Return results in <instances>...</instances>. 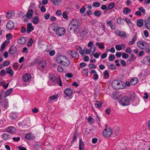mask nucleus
Listing matches in <instances>:
<instances>
[{
	"label": "nucleus",
	"mask_w": 150,
	"mask_h": 150,
	"mask_svg": "<svg viewBox=\"0 0 150 150\" xmlns=\"http://www.w3.org/2000/svg\"><path fill=\"white\" fill-rule=\"evenodd\" d=\"M79 23V21L76 19H74L71 21L68 26V30H73L75 32L78 29Z\"/></svg>",
	"instance_id": "f257e3e1"
},
{
	"label": "nucleus",
	"mask_w": 150,
	"mask_h": 150,
	"mask_svg": "<svg viewBox=\"0 0 150 150\" xmlns=\"http://www.w3.org/2000/svg\"><path fill=\"white\" fill-rule=\"evenodd\" d=\"M137 44L139 48L143 50H146V52L148 53L150 52V49H149V45L146 42L142 41H139L137 42Z\"/></svg>",
	"instance_id": "f03ea898"
},
{
	"label": "nucleus",
	"mask_w": 150,
	"mask_h": 150,
	"mask_svg": "<svg viewBox=\"0 0 150 150\" xmlns=\"http://www.w3.org/2000/svg\"><path fill=\"white\" fill-rule=\"evenodd\" d=\"M111 85L112 87L116 89H121L123 87L122 82L117 80H115L113 81Z\"/></svg>",
	"instance_id": "7ed1b4c3"
},
{
	"label": "nucleus",
	"mask_w": 150,
	"mask_h": 150,
	"mask_svg": "<svg viewBox=\"0 0 150 150\" xmlns=\"http://www.w3.org/2000/svg\"><path fill=\"white\" fill-rule=\"evenodd\" d=\"M120 102V104L122 106L128 105L130 103L129 98L125 96L122 98Z\"/></svg>",
	"instance_id": "20e7f679"
},
{
	"label": "nucleus",
	"mask_w": 150,
	"mask_h": 150,
	"mask_svg": "<svg viewBox=\"0 0 150 150\" xmlns=\"http://www.w3.org/2000/svg\"><path fill=\"white\" fill-rule=\"evenodd\" d=\"M66 33V30L63 27H59L56 31V35L59 36L63 35Z\"/></svg>",
	"instance_id": "39448f33"
},
{
	"label": "nucleus",
	"mask_w": 150,
	"mask_h": 150,
	"mask_svg": "<svg viewBox=\"0 0 150 150\" xmlns=\"http://www.w3.org/2000/svg\"><path fill=\"white\" fill-rule=\"evenodd\" d=\"M112 133V131L110 128L108 129L106 128L103 132V134L105 137H109L111 135Z\"/></svg>",
	"instance_id": "423d86ee"
},
{
	"label": "nucleus",
	"mask_w": 150,
	"mask_h": 150,
	"mask_svg": "<svg viewBox=\"0 0 150 150\" xmlns=\"http://www.w3.org/2000/svg\"><path fill=\"white\" fill-rule=\"evenodd\" d=\"M46 65V62L44 60H41L38 63V68L39 69L42 70L45 68Z\"/></svg>",
	"instance_id": "0eeeda50"
},
{
	"label": "nucleus",
	"mask_w": 150,
	"mask_h": 150,
	"mask_svg": "<svg viewBox=\"0 0 150 150\" xmlns=\"http://www.w3.org/2000/svg\"><path fill=\"white\" fill-rule=\"evenodd\" d=\"M115 33L117 35L120 36L122 38H125L126 37V34L123 31H121L119 30H115Z\"/></svg>",
	"instance_id": "6e6552de"
},
{
	"label": "nucleus",
	"mask_w": 150,
	"mask_h": 150,
	"mask_svg": "<svg viewBox=\"0 0 150 150\" xmlns=\"http://www.w3.org/2000/svg\"><path fill=\"white\" fill-rule=\"evenodd\" d=\"M62 63L60 64L62 65L65 66H68L70 64V62L69 59L67 57L64 56Z\"/></svg>",
	"instance_id": "1a4fd4ad"
},
{
	"label": "nucleus",
	"mask_w": 150,
	"mask_h": 150,
	"mask_svg": "<svg viewBox=\"0 0 150 150\" xmlns=\"http://www.w3.org/2000/svg\"><path fill=\"white\" fill-rule=\"evenodd\" d=\"M64 93L66 96L70 97L73 93V90L70 88H67L64 90Z\"/></svg>",
	"instance_id": "9d476101"
},
{
	"label": "nucleus",
	"mask_w": 150,
	"mask_h": 150,
	"mask_svg": "<svg viewBox=\"0 0 150 150\" xmlns=\"http://www.w3.org/2000/svg\"><path fill=\"white\" fill-rule=\"evenodd\" d=\"M31 79V75L29 73L24 74L23 76V80L25 82H28Z\"/></svg>",
	"instance_id": "9b49d317"
},
{
	"label": "nucleus",
	"mask_w": 150,
	"mask_h": 150,
	"mask_svg": "<svg viewBox=\"0 0 150 150\" xmlns=\"http://www.w3.org/2000/svg\"><path fill=\"white\" fill-rule=\"evenodd\" d=\"M0 104L2 106L4 107V108H6L8 107V102L6 98L1 101Z\"/></svg>",
	"instance_id": "f8f14e48"
},
{
	"label": "nucleus",
	"mask_w": 150,
	"mask_h": 150,
	"mask_svg": "<svg viewBox=\"0 0 150 150\" xmlns=\"http://www.w3.org/2000/svg\"><path fill=\"white\" fill-rule=\"evenodd\" d=\"M27 32L30 33L34 30V27L32 26L31 23L30 22L27 24Z\"/></svg>",
	"instance_id": "ddd939ff"
},
{
	"label": "nucleus",
	"mask_w": 150,
	"mask_h": 150,
	"mask_svg": "<svg viewBox=\"0 0 150 150\" xmlns=\"http://www.w3.org/2000/svg\"><path fill=\"white\" fill-rule=\"evenodd\" d=\"M17 51V48L14 46H11L8 52L11 54H13Z\"/></svg>",
	"instance_id": "4468645a"
},
{
	"label": "nucleus",
	"mask_w": 150,
	"mask_h": 150,
	"mask_svg": "<svg viewBox=\"0 0 150 150\" xmlns=\"http://www.w3.org/2000/svg\"><path fill=\"white\" fill-rule=\"evenodd\" d=\"M106 23L108 25H109L111 29L114 30L116 28V26L115 24L112 23V21H106Z\"/></svg>",
	"instance_id": "2eb2a0df"
},
{
	"label": "nucleus",
	"mask_w": 150,
	"mask_h": 150,
	"mask_svg": "<svg viewBox=\"0 0 150 150\" xmlns=\"http://www.w3.org/2000/svg\"><path fill=\"white\" fill-rule=\"evenodd\" d=\"M144 64L149 65L150 64V56L146 57L143 60Z\"/></svg>",
	"instance_id": "dca6fc26"
},
{
	"label": "nucleus",
	"mask_w": 150,
	"mask_h": 150,
	"mask_svg": "<svg viewBox=\"0 0 150 150\" xmlns=\"http://www.w3.org/2000/svg\"><path fill=\"white\" fill-rule=\"evenodd\" d=\"M33 11L32 9L29 10L28 12L26 14L25 17L29 19L32 18L33 17Z\"/></svg>",
	"instance_id": "f3484780"
},
{
	"label": "nucleus",
	"mask_w": 150,
	"mask_h": 150,
	"mask_svg": "<svg viewBox=\"0 0 150 150\" xmlns=\"http://www.w3.org/2000/svg\"><path fill=\"white\" fill-rule=\"evenodd\" d=\"M6 130L7 132L11 133H15L16 131L15 128L13 127H9L7 128Z\"/></svg>",
	"instance_id": "a211bd4d"
},
{
	"label": "nucleus",
	"mask_w": 150,
	"mask_h": 150,
	"mask_svg": "<svg viewBox=\"0 0 150 150\" xmlns=\"http://www.w3.org/2000/svg\"><path fill=\"white\" fill-rule=\"evenodd\" d=\"M6 27L8 29H11L14 27V23L12 21H10L7 23Z\"/></svg>",
	"instance_id": "6ab92c4d"
},
{
	"label": "nucleus",
	"mask_w": 150,
	"mask_h": 150,
	"mask_svg": "<svg viewBox=\"0 0 150 150\" xmlns=\"http://www.w3.org/2000/svg\"><path fill=\"white\" fill-rule=\"evenodd\" d=\"M26 40L25 38L24 37H22L18 39L17 42L19 44H23L25 43Z\"/></svg>",
	"instance_id": "aec40b11"
},
{
	"label": "nucleus",
	"mask_w": 150,
	"mask_h": 150,
	"mask_svg": "<svg viewBox=\"0 0 150 150\" xmlns=\"http://www.w3.org/2000/svg\"><path fill=\"white\" fill-rule=\"evenodd\" d=\"M54 84H57L60 86H62V83L61 82V80L60 78V77H59L57 78H56L55 81L54 82Z\"/></svg>",
	"instance_id": "412c9836"
},
{
	"label": "nucleus",
	"mask_w": 150,
	"mask_h": 150,
	"mask_svg": "<svg viewBox=\"0 0 150 150\" xmlns=\"http://www.w3.org/2000/svg\"><path fill=\"white\" fill-rule=\"evenodd\" d=\"M51 2L55 5L59 6L62 3L61 0H50Z\"/></svg>",
	"instance_id": "4be33fe9"
},
{
	"label": "nucleus",
	"mask_w": 150,
	"mask_h": 150,
	"mask_svg": "<svg viewBox=\"0 0 150 150\" xmlns=\"http://www.w3.org/2000/svg\"><path fill=\"white\" fill-rule=\"evenodd\" d=\"M84 145L81 139H80L79 142V150H84Z\"/></svg>",
	"instance_id": "5701e85b"
},
{
	"label": "nucleus",
	"mask_w": 150,
	"mask_h": 150,
	"mask_svg": "<svg viewBox=\"0 0 150 150\" xmlns=\"http://www.w3.org/2000/svg\"><path fill=\"white\" fill-rule=\"evenodd\" d=\"M13 90V88H10L4 94V97L5 98L8 96L12 92Z\"/></svg>",
	"instance_id": "b1692460"
},
{
	"label": "nucleus",
	"mask_w": 150,
	"mask_h": 150,
	"mask_svg": "<svg viewBox=\"0 0 150 150\" xmlns=\"http://www.w3.org/2000/svg\"><path fill=\"white\" fill-rule=\"evenodd\" d=\"M64 57V55H60L57 58V62L59 64H61L62 63V60H63V58Z\"/></svg>",
	"instance_id": "393cba45"
},
{
	"label": "nucleus",
	"mask_w": 150,
	"mask_h": 150,
	"mask_svg": "<svg viewBox=\"0 0 150 150\" xmlns=\"http://www.w3.org/2000/svg\"><path fill=\"white\" fill-rule=\"evenodd\" d=\"M25 138L28 140L33 139L34 138L33 134L31 133H28L25 136Z\"/></svg>",
	"instance_id": "a878e982"
},
{
	"label": "nucleus",
	"mask_w": 150,
	"mask_h": 150,
	"mask_svg": "<svg viewBox=\"0 0 150 150\" xmlns=\"http://www.w3.org/2000/svg\"><path fill=\"white\" fill-rule=\"evenodd\" d=\"M70 54L73 58L78 57L79 56V54L78 53L73 50L71 51Z\"/></svg>",
	"instance_id": "bb28decb"
},
{
	"label": "nucleus",
	"mask_w": 150,
	"mask_h": 150,
	"mask_svg": "<svg viewBox=\"0 0 150 150\" xmlns=\"http://www.w3.org/2000/svg\"><path fill=\"white\" fill-rule=\"evenodd\" d=\"M2 137L3 139L5 140H6L10 138V136L8 134L5 133L3 134L2 135Z\"/></svg>",
	"instance_id": "cd10ccee"
},
{
	"label": "nucleus",
	"mask_w": 150,
	"mask_h": 150,
	"mask_svg": "<svg viewBox=\"0 0 150 150\" xmlns=\"http://www.w3.org/2000/svg\"><path fill=\"white\" fill-rule=\"evenodd\" d=\"M6 71L7 74L11 75L13 76V71L12 69L11 68V67H9L8 68H6Z\"/></svg>",
	"instance_id": "c85d7f7f"
},
{
	"label": "nucleus",
	"mask_w": 150,
	"mask_h": 150,
	"mask_svg": "<svg viewBox=\"0 0 150 150\" xmlns=\"http://www.w3.org/2000/svg\"><path fill=\"white\" fill-rule=\"evenodd\" d=\"M130 84L132 85L136 84L138 82V79L137 78L132 79L130 80Z\"/></svg>",
	"instance_id": "c756f323"
},
{
	"label": "nucleus",
	"mask_w": 150,
	"mask_h": 150,
	"mask_svg": "<svg viewBox=\"0 0 150 150\" xmlns=\"http://www.w3.org/2000/svg\"><path fill=\"white\" fill-rule=\"evenodd\" d=\"M136 59L135 56L133 54H132L130 56V58L128 59V62H133Z\"/></svg>",
	"instance_id": "7c9ffc66"
},
{
	"label": "nucleus",
	"mask_w": 150,
	"mask_h": 150,
	"mask_svg": "<svg viewBox=\"0 0 150 150\" xmlns=\"http://www.w3.org/2000/svg\"><path fill=\"white\" fill-rule=\"evenodd\" d=\"M39 17L38 16H35L34 17L33 20V23L35 24H37L39 23Z\"/></svg>",
	"instance_id": "2f4dec72"
},
{
	"label": "nucleus",
	"mask_w": 150,
	"mask_h": 150,
	"mask_svg": "<svg viewBox=\"0 0 150 150\" xmlns=\"http://www.w3.org/2000/svg\"><path fill=\"white\" fill-rule=\"evenodd\" d=\"M13 16V11H11L8 12L6 14V17L8 18H10L11 17Z\"/></svg>",
	"instance_id": "473e14b6"
},
{
	"label": "nucleus",
	"mask_w": 150,
	"mask_h": 150,
	"mask_svg": "<svg viewBox=\"0 0 150 150\" xmlns=\"http://www.w3.org/2000/svg\"><path fill=\"white\" fill-rule=\"evenodd\" d=\"M137 40V37L136 35H135L133 37L132 41L129 42V44L130 45H132Z\"/></svg>",
	"instance_id": "72a5a7b5"
},
{
	"label": "nucleus",
	"mask_w": 150,
	"mask_h": 150,
	"mask_svg": "<svg viewBox=\"0 0 150 150\" xmlns=\"http://www.w3.org/2000/svg\"><path fill=\"white\" fill-rule=\"evenodd\" d=\"M8 43L5 41L1 45L0 50L2 51L8 45Z\"/></svg>",
	"instance_id": "f704fd0d"
},
{
	"label": "nucleus",
	"mask_w": 150,
	"mask_h": 150,
	"mask_svg": "<svg viewBox=\"0 0 150 150\" xmlns=\"http://www.w3.org/2000/svg\"><path fill=\"white\" fill-rule=\"evenodd\" d=\"M100 3L98 2H94L92 6L93 7H98L100 6Z\"/></svg>",
	"instance_id": "c9c22d12"
},
{
	"label": "nucleus",
	"mask_w": 150,
	"mask_h": 150,
	"mask_svg": "<svg viewBox=\"0 0 150 150\" xmlns=\"http://www.w3.org/2000/svg\"><path fill=\"white\" fill-rule=\"evenodd\" d=\"M93 15L95 16L99 17L101 15V13L100 11L96 10L93 13Z\"/></svg>",
	"instance_id": "e433bc0d"
},
{
	"label": "nucleus",
	"mask_w": 150,
	"mask_h": 150,
	"mask_svg": "<svg viewBox=\"0 0 150 150\" xmlns=\"http://www.w3.org/2000/svg\"><path fill=\"white\" fill-rule=\"evenodd\" d=\"M102 102H98L97 101L95 103V105L96 108H99L102 105Z\"/></svg>",
	"instance_id": "4c0bfd02"
},
{
	"label": "nucleus",
	"mask_w": 150,
	"mask_h": 150,
	"mask_svg": "<svg viewBox=\"0 0 150 150\" xmlns=\"http://www.w3.org/2000/svg\"><path fill=\"white\" fill-rule=\"evenodd\" d=\"M131 10L130 9L128 8H126L125 9H124L123 10V13L124 14H127L128 13L130 12Z\"/></svg>",
	"instance_id": "58836bf2"
},
{
	"label": "nucleus",
	"mask_w": 150,
	"mask_h": 150,
	"mask_svg": "<svg viewBox=\"0 0 150 150\" xmlns=\"http://www.w3.org/2000/svg\"><path fill=\"white\" fill-rule=\"evenodd\" d=\"M124 21V20L123 19L118 18L117 19V22L119 24H123Z\"/></svg>",
	"instance_id": "ea45409f"
},
{
	"label": "nucleus",
	"mask_w": 150,
	"mask_h": 150,
	"mask_svg": "<svg viewBox=\"0 0 150 150\" xmlns=\"http://www.w3.org/2000/svg\"><path fill=\"white\" fill-rule=\"evenodd\" d=\"M137 25L139 27H142L143 25V23L140 20L138 19L137 21Z\"/></svg>",
	"instance_id": "a19ab883"
},
{
	"label": "nucleus",
	"mask_w": 150,
	"mask_h": 150,
	"mask_svg": "<svg viewBox=\"0 0 150 150\" xmlns=\"http://www.w3.org/2000/svg\"><path fill=\"white\" fill-rule=\"evenodd\" d=\"M103 73V76L104 77H105V78H108V77L109 76V74L108 71L107 70H105L104 72Z\"/></svg>",
	"instance_id": "79ce46f5"
},
{
	"label": "nucleus",
	"mask_w": 150,
	"mask_h": 150,
	"mask_svg": "<svg viewBox=\"0 0 150 150\" xmlns=\"http://www.w3.org/2000/svg\"><path fill=\"white\" fill-rule=\"evenodd\" d=\"M115 58V56L114 54H111L109 56L108 58V60L111 61L114 59Z\"/></svg>",
	"instance_id": "37998d69"
},
{
	"label": "nucleus",
	"mask_w": 150,
	"mask_h": 150,
	"mask_svg": "<svg viewBox=\"0 0 150 150\" xmlns=\"http://www.w3.org/2000/svg\"><path fill=\"white\" fill-rule=\"evenodd\" d=\"M77 50H79V52L80 54L81 55H83V54L84 51L82 50V48L81 47L79 46L78 48L77 47Z\"/></svg>",
	"instance_id": "c03bdc74"
},
{
	"label": "nucleus",
	"mask_w": 150,
	"mask_h": 150,
	"mask_svg": "<svg viewBox=\"0 0 150 150\" xmlns=\"http://www.w3.org/2000/svg\"><path fill=\"white\" fill-rule=\"evenodd\" d=\"M10 116L12 119H15L17 118L16 115L13 112L10 113Z\"/></svg>",
	"instance_id": "a18cd8bd"
},
{
	"label": "nucleus",
	"mask_w": 150,
	"mask_h": 150,
	"mask_svg": "<svg viewBox=\"0 0 150 150\" xmlns=\"http://www.w3.org/2000/svg\"><path fill=\"white\" fill-rule=\"evenodd\" d=\"M129 57V55L125 53H123L122 54V57L124 59L128 58Z\"/></svg>",
	"instance_id": "49530a36"
},
{
	"label": "nucleus",
	"mask_w": 150,
	"mask_h": 150,
	"mask_svg": "<svg viewBox=\"0 0 150 150\" xmlns=\"http://www.w3.org/2000/svg\"><path fill=\"white\" fill-rule=\"evenodd\" d=\"M145 26L147 29H150V23L148 21L146 22L145 24Z\"/></svg>",
	"instance_id": "de8ad7c7"
},
{
	"label": "nucleus",
	"mask_w": 150,
	"mask_h": 150,
	"mask_svg": "<svg viewBox=\"0 0 150 150\" xmlns=\"http://www.w3.org/2000/svg\"><path fill=\"white\" fill-rule=\"evenodd\" d=\"M96 48V47L95 46H93L90 48L89 50H90V52H92V54L95 52Z\"/></svg>",
	"instance_id": "09e8293b"
},
{
	"label": "nucleus",
	"mask_w": 150,
	"mask_h": 150,
	"mask_svg": "<svg viewBox=\"0 0 150 150\" xmlns=\"http://www.w3.org/2000/svg\"><path fill=\"white\" fill-rule=\"evenodd\" d=\"M115 4L114 3H110L108 6V9H112L115 6Z\"/></svg>",
	"instance_id": "8fccbe9b"
},
{
	"label": "nucleus",
	"mask_w": 150,
	"mask_h": 150,
	"mask_svg": "<svg viewBox=\"0 0 150 150\" xmlns=\"http://www.w3.org/2000/svg\"><path fill=\"white\" fill-rule=\"evenodd\" d=\"M86 10V8L84 6H83L80 9V12L81 13H84Z\"/></svg>",
	"instance_id": "3c124183"
},
{
	"label": "nucleus",
	"mask_w": 150,
	"mask_h": 150,
	"mask_svg": "<svg viewBox=\"0 0 150 150\" xmlns=\"http://www.w3.org/2000/svg\"><path fill=\"white\" fill-rule=\"evenodd\" d=\"M10 64V62L8 61H5L3 62V65L4 66H8Z\"/></svg>",
	"instance_id": "603ef678"
},
{
	"label": "nucleus",
	"mask_w": 150,
	"mask_h": 150,
	"mask_svg": "<svg viewBox=\"0 0 150 150\" xmlns=\"http://www.w3.org/2000/svg\"><path fill=\"white\" fill-rule=\"evenodd\" d=\"M88 69H83L82 71L83 73H84L86 76H88Z\"/></svg>",
	"instance_id": "864d4df0"
},
{
	"label": "nucleus",
	"mask_w": 150,
	"mask_h": 150,
	"mask_svg": "<svg viewBox=\"0 0 150 150\" xmlns=\"http://www.w3.org/2000/svg\"><path fill=\"white\" fill-rule=\"evenodd\" d=\"M58 97L57 95H55L53 96H51L50 97V98L52 100H53L56 99Z\"/></svg>",
	"instance_id": "5fc2aeb1"
},
{
	"label": "nucleus",
	"mask_w": 150,
	"mask_h": 150,
	"mask_svg": "<svg viewBox=\"0 0 150 150\" xmlns=\"http://www.w3.org/2000/svg\"><path fill=\"white\" fill-rule=\"evenodd\" d=\"M115 48L117 50L120 51L122 49V47L120 45H117L115 46Z\"/></svg>",
	"instance_id": "6e6d98bb"
},
{
	"label": "nucleus",
	"mask_w": 150,
	"mask_h": 150,
	"mask_svg": "<svg viewBox=\"0 0 150 150\" xmlns=\"http://www.w3.org/2000/svg\"><path fill=\"white\" fill-rule=\"evenodd\" d=\"M77 136V133H76V132L74 134L73 142H74V141H75L76 140Z\"/></svg>",
	"instance_id": "4d7b16f0"
},
{
	"label": "nucleus",
	"mask_w": 150,
	"mask_h": 150,
	"mask_svg": "<svg viewBox=\"0 0 150 150\" xmlns=\"http://www.w3.org/2000/svg\"><path fill=\"white\" fill-rule=\"evenodd\" d=\"M125 52L127 53H129V54H131L132 52V50L131 48L129 47H127L126 50Z\"/></svg>",
	"instance_id": "13d9d810"
},
{
	"label": "nucleus",
	"mask_w": 150,
	"mask_h": 150,
	"mask_svg": "<svg viewBox=\"0 0 150 150\" xmlns=\"http://www.w3.org/2000/svg\"><path fill=\"white\" fill-rule=\"evenodd\" d=\"M57 70L59 72H62L63 71V69L61 66H58L57 67Z\"/></svg>",
	"instance_id": "bf43d9fd"
},
{
	"label": "nucleus",
	"mask_w": 150,
	"mask_h": 150,
	"mask_svg": "<svg viewBox=\"0 0 150 150\" xmlns=\"http://www.w3.org/2000/svg\"><path fill=\"white\" fill-rule=\"evenodd\" d=\"M56 14L57 16H59L62 15V12L60 10H57L56 12Z\"/></svg>",
	"instance_id": "052dcab7"
},
{
	"label": "nucleus",
	"mask_w": 150,
	"mask_h": 150,
	"mask_svg": "<svg viewBox=\"0 0 150 150\" xmlns=\"http://www.w3.org/2000/svg\"><path fill=\"white\" fill-rule=\"evenodd\" d=\"M0 73L1 74V76H4L6 75V72L5 70L3 69L1 70Z\"/></svg>",
	"instance_id": "680f3d73"
},
{
	"label": "nucleus",
	"mask_w": 150,
	"mask_h": 150,
	"mask_svg": "<svg viewBox=\"0 0 150 150\" xmlns=\"http://www.w3.org/2000/svg\"><path fill=\"white\" fill-rule=\"evenodd\" d=\"M73 76V74L71 73H67L65 74V76L68 78H71Z\"/></svg>",
	"instance_id": "e2e57ef3"
},
{
	"label": "nucleus",
	"mask_w": 150,
	"mask_h": 150,
	"mask_svg": "<svg viewBox=\"0 0 150 150\" xmlns=\"http://www.w3.org/2000/svg\"><path fill=\"white\" fill-rule=\"evenodd\" d=\"M89 69H91L93 68L96 69V66L93 64H90L89 65Z\"/></svg>",
	"instance_id": "0e129e2a"
},
{
	"label": "nucleus",
	"mask_w": 150,
	"mask_h": 150,
	"mask_svg": "<svg viewBox=\"0 0 150 150\" xmlns=\"http://www.w3.org/2000/svg\"><path fill=\"white\" fill-rule=\"evenodd\" d=\"M34 148L36 150H38L40 147V146L38 144H35L34 146Z\"/></svg>",
	"instance_id": "69168bd1"
},
{
	"label": "nucleus",
	"mask_w": 150,
	"mask_h": 150,
	"mask_svg": "<svg viewBox=\"0 0 150 150\" xmlns=\"http://www.w3.org/2000/svg\"><path fill=\"white\" fill-rule=\"evenodd\" d=\"M98 77V75L97 74H95L93 75V79L95 80H96Z\"/></svg>",
	"instance_id": "338daca9"
},
{
	"label": "nucleus",
	"mask_w": 150,
	"mask_h": 150,
	"mask_svg": "<svg viewBox=\"0 0 150 150\" xmlns=\"http://www.w3.org/2000/svg\"><path fill=\"white\" fill-rule=\"evenodd\" d=\"M122 53L121 52H117L116 53V56L117 57H120Z\"/></svg>",
	"instance_id": "774afa93"
}]
</instances>
